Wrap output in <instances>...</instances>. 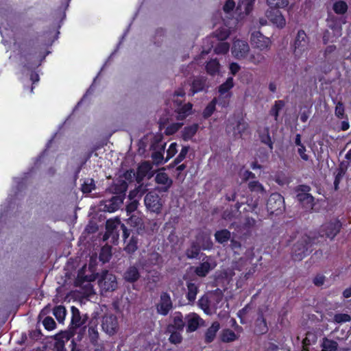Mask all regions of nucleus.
<instances>
[{
	"label": "nucleus",
	"instance_id": "4d7b16f0",
	"mask_svg": "<svg viewBox=\"0 0 351 351\" xmlns=\"http://www.w3.org/2000/svg\"><path fill=\"white\" fill-rule=\"evenodd\" d=\"M202 239H203V241L202 243L199 241L197 243L200 244L201 249L208 250V249L211 248L213 243H212L210 238L208 236L204 235V236H202Z\"/></svg>",
	"mask_w": 351,
	"mask_h": 351
},
{
	"label": "nucleus",
	"instance_id": "774afa93",
	"mask_svg": "<svg viewBox=\"0 0 351 351\" xmlns=\"http://www.w3.org/2000/svg\"><path fill=\"white\" fill-rule=\"evenodd\" d=\"M344 114V108L342 104L338 103L335 107V114L339 118H342Z\"/></svg>",
	"mask_w": 351,
	"mask_h": 351
},
{
	"label": "nucleus",
	"instance_id": "423d86ee",
	"mask_svg": "<svg viewBox=\"0 0 351 351\" xmlns=\"http://www.w3.org/2000/svg\"><path fill=\"white\" fill-rule=\"evenodd\" d=\"M98 282L100 288L105 291H114L117 287L115 276L107 271L102 272Z\"/></svg>",
	"mask_w": 351,
	"mask_h": 351
},
{
	"label": "nucleus",
	"instance_id": "c03bdc74",
	"mask_svg": "<svg viewBox=\"0 0 351 351\" xmlns=\"http://www.w3.org/2000/svg\"><path fill=\"white\" fill-rule=\"evenodd\" d=\"M306 247L304 245H302L301 247L300 246H295L294 247V258L296 260H301L305 256L306 252Z\"/></svg>",
	"mask_w": 351,
	"mask_h": 351
},
{
	"label": "nucleus",
	"instance_id": "a878e982",
	"mask_svg": "<svg viewBox=\"0 0 351 351\" xmlns=\"http://www.w3.org/2000/svg\"><path fill=\"white\" fill-rule=\"evenodd\" d=\"M267 331V326L265 319L262 315H259L255 322V332L258 334H263Z\"/></svg>",
	"mask_w": 351,
	"mask_h": 351
},
{
	"label": "nucleus",
	"instance_id": "a19ab883",
	"mask_svg": "<svg viewBox=\"0 0 351 351\" xmlns=\"http://www.w3.org/2000/svg\"><path fill=\"white\" fill-rule=\"evenodd\" d=\"M138 240L136 237H132L129 242L127 243L125 250L128 253H133L137 249Z\"/></svg>",
	"mask_w": 351,
	"mask_h": 351
},
{
	"label": "nucleus",
	"instance_id": "dca6fc26",
	"mask_svg": "<svg viewBox=\"0 0 351 351\" xmlns=\"http://www.w3.org/2000/svg\"><path fill=\"white\" fill-rule=\"evenodd\" d=\"M234 126L228 125V132L232 131L234 136H242L248 129V123L243 119H239L233 123Z\"/></svg>",
	"mask_w": 351,
	"mask_h": 351
},
{
	"label": "nucleus",
	"instance_id": "0eeeda50",
	"mask_svg": "<svg viewBox=\"0 0 351 351\" xmlns=\"http://www.w3.org/2000/svg\"><path fill=\"white\" fill-rule=\"evenodd\" d=\"M251 43L255 48L261 51L269 49L271 43L270 39L263 36L260 32H254L252 34Z\"/></svg>",
	"mask_w": 351,
	"mask_h": 351
},
{
	"label": "nucleus",
	"instance_id": "1a4fd4ad",
	"mask_svg": "<svg viewBox=\"0 0 351 351\" xmlns=\"http://www.w3.org/2000/svg\"><path fill=\"white\" fill-rule=\"evenodd\" d=\"M86 266L85 265L78 273L77 280L75 281V284L77 286H82V283L84 282H87V285L85 286L89 291L91 290V285L90 284V282L94 281L96 279L97 275L93 273V267L91 265H89L88 269L91 272L90 275H86Z\"/></svg>",
	"mask_w": 351,
	"mask_h": 351
},
{
	"label": "nucleus",
	"instance_id": "de8ad7c7",
	"mask_svg": "<svg viewBox=\"0 0 351 351\" xmlns=\"http://www.w3.org/2000/svg\"><path fill=\"white\" fill-rule=\"evenodd\" d=\"M333 9L337 14H343L346 12L348 6L343 1H338L334 4Z\"/></svg>",
	"mask_w": 351,
	"mask_h": 351
},
{
	"label": "nucleus",
	"instance_id": "6e6552de",
	"mask_svg": "<svg viewBox=\"0 0 351 351\" xmlns=\"http://www.w3.org/2000/svg\"><path fill=\"white\" fill-rule=\"evenodd\" d=\"M267 208L271 213L282 212L284 208V199L282 195L279 193L271 194L267 201Z\"/></svg>",
	"mask_w": 351,
	"mask_h": 351
},
{
	"label": "nucleus",
	"instance_id": "c756f323",
	"mask_svg": "<svg viewBox=\"0 0 351 351\" xmlns=\"http://www.w3.org/2000/svg\"><path fill=\"white\" fill-rule=\"evenodd\" d=\"M322 346V351H337L338 345L336 341L324 338Z\"/></svg>",
	"mask_w": 351,
	"mask_h": 351
},
{
	"label": "nucleus",
	"instance_id": "e2e57ef3",
	"mask_svg": "<svg viewBox=\"0 0 351 351\" xmlns=\"http://www.w3.org/2000/svg\"><path fill=\"white\" fill-rule=\"evenodd\" d=\"M138 199H132L126 206V212L128 215L136 210L138 208Z\"/></svg>",
	"mask_w": 351,
	"mask_h": 351
},
{
	"label": "nucleus",
	"instance_id": "052dcab7",
	"mask_svg": "<svg viewBox=\"0 0 351 351\" xmlns=\"http://www.w3.org/2000/svg\"><path fill=\"white\" fill-rule=\"evenodd\" d=\"M182 335L178 331L172 332L169 337L170 342L174 344L180 343L182 341Z\"/></svg>",
	"mask_w": 351,
	"mask_h": 351
},
{
	"label": "nucleus",
	"instance_id": "39448f33",
	"mask_svg": "<svg viewBox=\"0 0 351 351\" xmlns=\"http://www.w3.org/2000/svg\"><path fill=\"white\" fill-rule=\"evenodd\" d=\"M102 330L109 335H114L119 328V323L116 315L112 313L106 314L101 322Z\"/></svg>",
	"mask_w": 351,
	"mask_h": 351
},
{
	"label": "nucleus",
	"instance_id": "4468645a",
	"mask_svg": "<svg viewBox=\"0 0 351 351\" xmlns=\"http://www.w3.org/2000/svg\"><path fill=\"white\" fill-rule=\"evenodd\" d=\"M187 332H194L199 326L204 325V320L195 313H189L186 317Z\"/></svg>",
	"mask_w": 351,
	"mask_h": 351
},
{
	"label": "nucleus",
	"instance_id": "4be33fe9",
	"mask_svg": "<svg viewBox=\"0 0 351 351\" xmlns=\"http://www.w3.org/2000/svg\"><path fill=\"white\" fill-rule=\"evenodd\" d=\"M123 277L126 281L134 282L140 277L138 269L135 266L130 267L124 273Z\"/></svg>",
	"mask_w": 351,
	"mask_h": 351
},
{
	"label": "nucleus",
	"instance_id": "c85d7f7f",
	"mask_svg": "<svg viewBox=\"0 0 351 351\" xmlns=\"http://www.w3.org/2000/svg\"><path fill=\"white\" fill-rule=\"evenodd\" d=\"M198 125L193 124L191 126L184 128L182 132V137L184 140L187 141L191 139L197 131Z\"/></svg>",
	"mask_w": 351,
	"mask_h": 351
},
{
	"label": "nucleus",
	"instance_id": "aec40b11",
	"mask_svg": "<svg viewBox=\"0 0 351 351\" xmlns=\"http://www.w3.org/2000/svg\"><path fill=\"white\" fill-rule=\"evenodd\" d=\"M220 328V324L218 322H214L205 332V341L206 343L212 342L216 336L217 332Z\"/></svg>",
	"mask_w": 351,
	"mask_h": 351
},
{
	"label": "nucleus",
	"instance_id": "ea45409f",
	"mask_svg": "<svg viewBox=\"0 0 351 351\" xmlns=\"http://www.w3.org/2000/svg\"><path fill=\"white\" fill-rule=\"evenodd\" d=\"M230 49V45L228 43L219 42L215 48V52L217 54L226 53Z\"/></svg>",
	"mask_w": 351,
	"mask_h": 351
},
{
	"label": "nucleus",
	"instance_id": "393cba45",
	"mask_svg": "<svg viewBox=\"0 0 351 351\" xmlns=\"http://www.w3.org/2000/svg\"><path fill=\"white\" fill-rule=\"evenodd\" d=\"M254 2V0H239L237 9L241 14L247 15L252 11Z\"/></svg>",
	"mask_w": 351,
	"mask_h": 351
},
{
	"label": "nucleus",
	"instance_id": "72a5a7b5",
	"mask_svg": "<svg viewBox=\"0 0 351 351\" xmlns=\"http://www.w3.org/2000/svg\"><path fill=\"white\" fill-rule=\"evenodd\" d=\"M207 73L210 75H215L219 72V64L216 59L211 60L206 64Z\"/></svg>",
	"mask_w": 351,
	"mask_h": 351
},
{
	"label": "nucleus",
	"instance_id": "b1692460",
	"mask_svg": "<svg viewBox=\"0 0 351 351\" xmlns=\"http://www.w3.org/2000/svg\"><path fill=\"white\" fill-rule=\"evenodd\" d=\"M317 339V335L314 331H308L302 341L303 349L302 351H308V346L315 343Z\"/></svg>",
	"mask_w": 351,
	"mask_h": 351
},
{
	"label": "nucleus",
	"instance_id": "6e6d98bb",
	"mask_svg": "<svg viewBox=\"0 0 351 351\" xmlns=\"http://www.w3.org/2000/svg\"><path fill=\"white\" fill-rule=\"evenodd\" d=\"M229 34V30L226 27H222L216 32V37L220 40H226L228 37Z\"/></svg>",
	"mask_w": 351,
	"mask_h": 351
},
{
	"label": "nucleus",
	"instance_id": "864d4df0",
	"mask_svg": "<svg viewBox=\"0 0 351 351\" xmlns=\"http://www.w3.org/2000/svg\"><path fill=\"white\" fill-rule=\"evenodd\" d=\"M189 147L187 146H184L182 148L179 155L174 160V165H178L186 157L187 153L189 152Z\"/></svg>",
	"mask_w": 351,
	"mask_h": 351
},
{
	"label": "nucleus",
	"instance_id": "20e7f679",
	"mask_svg": "<svg viewBox=\"0 0 351 351\" xmlns=\"http://www.w3.org/2000/svg\"><path fill=\"white\" fill-rule=\"evenodd\" d=\"M231 52L232 56L236 59L246 60L250 52V48L246 41L235 39L232 43Z\"/></svg>",
	"mask_w": 351,
	"mask_h": 351
},
{
	"label": "nucleus",
	"instance_id": "f8f14e48",
	"mask_svg": "<svg viewBox=\"0 0 351 351\" xmlns=\"http://www.w3.org/2000/svg\"><path fill=\"white\" fill-rule=\"evenodd\" d=\"M215 261L211 257H206L203 262L197 266L195 269V274L200 277H204L206 274L216 267Z\"/></svg>",
	"mask_w": 351,
	"mask_h": 351
},
{
	"label": "nucleus",
	"instance_id": "338daca9",
	"mask_svg": "<svg viewBox=\"0 0 351 351\" xmlns=\"http://www.w3.org/2000/svg\"><path fill=\"white\" fill-rule=\"evenodd\" d=\"M261 138L262 142L265 144H267L270 149L273 148V143L271 142L270 136L268 134V132H267V134L261 135Z\"/></svg>",
	"mask_w": 351,
	"mask_h": 351
},
{
	"label": "nucleus",
	"instance_id": "7c9ffc66",
	"mask_svg": "<svg viewBox=\"0 0 351 351\" xmlns=\"http://www.w3.org/2000/svg\"><path fill=\"white\" fill-rule=\"evenodd\" d=\"M206 85L205 80L202 78H197L194 80L191 85L192 95L202 90Z\"/></svg>",
	"mask_w": 351,
	"mask_h": 351
},
{
	"label": "nucleus",
	"instance_id": "f257e3e1",
	"mask_svg": "<svg viewBox=\"0 0 351 351\" xmlns=\"http://www.w3.org/2000/svg\"><path fill=\"white\" fill-rule=\"evenodd\" d=\"M223 304V297L217 293H210L202 296L198 301L199 306L207 315H213L217 313L218 308H221Z\"/></svg>",
	"mask_w": 351,
	"mask_h": 351
},
{
	"label": "nucleus",
	"instance_id": "69168bd1",
	"mask_svg": "<svg viewBox=\"0 0 351 351\" xmlns=\"http://www.w3.org/2000/svg\"><path fill=\"white\" fill-rule=\"evenodd\" d=\"M283 106H284V104H283V102L282 101H276L275 105H274V106L273 107V108L271 110V112L274 114L276 119V118L278 117L279 110L280 109H282Z\"/></svg>",
	"mask_w": 351,
	"mask_h": 351
},
{
	"label": "nucleus",
	"instance_id": "8fccbe9b",
	"mask_svg": "<svg viewBox=\"0 0 351 351\" xmlns=\"http://www.w3.org/2000/svg\"><path fill=\"white\" fill-rule=\"evenodd\" d=\"M152 165L150 163L145 162L142 163L138 169V173L139 176H145L146 174L151 170Z\"/></svg>",
	"mask_w": 351,
	"mask_h": 351
},
{
	"label": "nucleus",
	"instance_id": "473e14b6",
	"mask_svg": "<svg viewBox=\"0 0 351 351\" xmlns=\"http://www.w3.org/2000/svg\"><path fill=\"white\" fill-rule=\"evenodd\" d=\"M188 288V293L187 298L189 301L193 302L196 298V295L198 291V288L197 285L193 282H189L187 285Z\"/></svg>",
	"mask_w": 351,
	"mask_h": 351
},
{
	"label": "nucleus",
	"instance_id": "79ce46f5",
	"mask_svg": "<svg viewBox=\"0 0 351 351\" xmlns=\"http://www.w3.org/2000/svg\"><path fill=\"white\" fill-rule=\"evenodd\" d=\"M200 250H201L200 244L199 243H194L191 245V248L187 250L186 256L190 258H195L198 255Z\"/></svg>",
	"mask_w": 351,
	"mask_h": 351
},
{
	"label": "nucleus",
	"instance_id": "2eb2a0df",
	"mask_svg": "<svg viewBox=\"0 0 351 351\" xmlns=\"http://www.w3.org/2000/svg\"><path fill=\"white\" fill-rule=\"evenodd\" d=\"M123 200L124 198L122 195L114 196L111 199L103 202V210L109 213H113L121 207Z\"/></svg>",
	"mask_w": 351,
	"mask_h": 351
},
{
	"label": "nucleus",
	"instance_id": "e433bc0d",
	"mask_svg": "<svg viewBox=\"0 0 351 351\" xmlns=\"http://www.w3.org/2000/svg\"><path fill=\"white\" fill-rule=\"evenodd\" d=\"M66 309L62 306H58L54 308L53 315L59 322H62L66 316Z\"/></svg>",
	"mask_w": 351,
	"mask_h": 351
},
{
	"label": "nucleus",
	"instance_id": "49530a36",
	"mask_svg": "<svg viewBox=\"0 0 351 351\" xmlns=\"http://www.w3.org/2000/svg\"><path fill=\"white\" fill-rule=\"evenodd\" d=\"M95 189V184L93 179L86 180L82 186V191L84 193H90Z\"/></svg>",
	"mask_w": 351,
	"mask_h": 351
},
{
	"label": "nucleus",
	"instance_id": "680f3d73",
	"mask_svg": "<svg viewBox=\"0 0 351 351\" xmlns=\"http://www.w3.org/2000/svg\"><path fill=\"white\" fill-rule=\"evenodd\" d=\"M43 323L45 328L49 330H53L56 326L55 321L50 317H45Z\"/></svg>",
	"mask_w": 351,
	"mask_h": 351
},
{
	"label": "nucleus",
	"instance_id": "09e8293b",
	"mask_svg": "<svg viewBox=\"0 0 351 351\" xmlns=\"http://www.w3.org/2000/svg\"><path fill=\"white\" fill-rule=\"evenodd\" d=\"M182 125V123H173L171 124H169L166 130H165V134L167 135H171L174 133H176Z\"/></svg>",
	"mask_w": 351,
	"mask_h": 351
},
{
	"label": "nucleus",
	"instance_id": "5701e85b",
	"mask_svg": "<svg viewBox=\"0 0 351 351\" xmlns=\"http://www.w3.org/2000/svg\"><path fill=\"white\" fill-rule=\"evenodd\" d=\"M128 184L124 180H119L110 189V191L114 194L125 196V193L127 191Z\"/></svg>",
	"mask_w": 351,
	"mask_h": 351
},
{
	"label": "nucleus",
	"instance_id": "ddd939ff",
	"mask_svg": "<svg viewBox=\"0 0 351 351\" xmlns=\"http://www.w3.org/2000/svg\"><path fill=\"white\" fill-rule=\"evenodd\" d=\"M266 16L268 19L279 28H282L286 25V20L282 13L278 10H268L266 12Z\"/></svg>",
	"mask_w": 351,
	"mask_h": 351
},
{
	"label": "nucleus",
	"instance_id": "603ef678",
	"mask_svg": "<svg viewBox=\"0 0 351 351\" xmlns=\"http://www.w3.org/2000/svg\"><path fill=\"white\" fill-rule=\"evenodd\" d=\"M110 257V249L109 247H105L101 249L99 259L103 263H106L109 261Z\"/></svg>",
	"mask_w": 351,
	"mask_h": 351
},
{
	"label": "nucleus",
	"instance_id": "a18cd8bd",
	"mask_svg": "<svg viewBox=\"0 0 351 351\" xmlns=\"http://www.w3.org/2000/svg\"><path fill=\"white\" fill-rule=\"evenodd\" d=\"M233 79L232 77H228L226 82L221 84L219 87V93L221 95L227 93L233 86Z\"/></svg>",
	"mask_w": 351,
	"mask_h": 351
},
{
	"label": "nucleus",
	"instance_id": "13d9d810",
	"mask_svg": "<svg viewBox=\"0 0 351 351\" xmlns=\"http://www.w3.org/2000/svg\"><path fill=\"white\" fill-rule=\"evenodd\" d=\"M350 316L345 313L337 314L334 317V320L337 323H343L350 321Z\"/></svg>",
	"mask_w": 351,
	"mask_h": 351
},
{
	"label": "nucleus",
	"instance_id": "f704fd0d",
	"mask_svg": "<svg viewBox=\"0 0 351 351\" xmlns=\"http://www.w3.org/2000/svg\"><path fill=\"white\" fill-rule=\"evenodd\" d=\"M248 187L250 191L261 193L262 195L265 194L266 191L263 186L258 181H252L248 184Z\"/></svg>",
	"mask_w": 351,
	"mask_h": 351
},
{
	"label": "nucleus",
	"instance_id": "5fc2aeb1",
	"mask_svg": "<svg viewBox=\"0 0 351 351\" xmlns=\"http://www.w3.org/2000/svg\"><path fill=\"white\" fill-rule=\"evenodd\" d=\"M178 150H177V143H172L167 151V158L165 159V160L164 161V162H167L168 160H169L170 158H171L173 156H175V154L177 153Z\"/></svg>",
	"mask_w": 351,
	"mask_h": 351
},
{
	"label": "nucleus",
	"instance_id": "9b49d317",
	"mask_svg": "<svg viewBox=\"0 0 351 351\" xmlns=\"http://www.w3.org/2000/svg\"><path fill=\"white\" fill-rule=\"evenodd\" d=\"M145 204L152 212L158 213L162 207L159 196L153 192L147 193L145 197Z\"/></svg>",
	"mask_w": 351,
	"mask_h": 351
},
{
	"label": "nucleus",
	"instance_id": "bf43d9fd",
	"mask_svg": "<svg viewBox=\"0 0 351 351\" xmlns=\"http://www.w3.org/2000/svg\"><path fill=\"white\" fill-rule=\"evenodd\" d=\"M165 149V145L162 146L161 152H155L152 154V158L155 163L160 164L163 162V154L162 152Z\"/></svg>",
	"mask_w": 351,
	"mask_h": 351
},
{
	"label": "nucleus",
	"instance_id": "a211bd4d",
	"mask_svg": "<svg viewBox=\"0 0 351 351\" xmlns=\"http://www.w3.org/2000/svg\"><path fill=\"white\" fill-rule=\"evenodd\" d=\"M119 225H121V228L123 229V237L125 238H127L129 236V233L128 232V230L125 228V226H124V224H121L120 221L119 220H108L107 222H106V230H107V232L106 234H112L114 231V230H115ZM106 237V235H105V237Z\"/></svg>",
	"mask_w": 351,
	"mask_h": 351
},
{
	"label": "nucleus",
	"instance_id": "4c0bfd02",
	"mask_svg": "<svg viewBox=\"0 0 351 351\" xmlns=\"http://www.w3.org/2000/svg\"><path fill=\"white\" fill-rule=\"evenodd\" d=\"M267 4L271 8H283L288 5V0H267Z\"/></svg>",
	"mask_w": 351,
	"mask_h": 351
},
{
	"label": "nucleus",
	"instance_id": "0e129e2a",
	"mask_svg": "<svg viewBox=\"0 0 351 351\" xmlns=\"http://www.w3.org/2000/svg\"><path fill=\"white\" fill-rule=\"evenodd\" d=\"M297 152L302 160L305 161L308 160L309 157L308 155L306 154V149L304 145L298 147Z\"/></svg>",
	"mask_w": 351,
	"mask_h": 351
},
{
	"label": "nucleus",
	"instance_id": "bb28decb",
	"mask_svg": "<svg viewBox=\"0 0 351 351\" xmlns=\"http://www.w3.org/2000/svg\"><path fill=\"white\" fill-rule=\"evenodd\" d=\"M71 324L74 327H79L84 324V321L82 319L79 310L74 307H71Z\"/></svg>",
	"mask_w": 351,
	"mask_h": 351
},
{
	"label": "nucleus",
	"instance_id": "37998d69",
	"mask_svg": "<svg viewBox=\"0 0 351 351\" xmlns=\"http://www.w3.org/2000/svg\"><path fill=\"white\" fill-rule=\"evenodd\" d=\"M217 99H213L210 103L208 104L203 112V116L204 118H208L212 115L215 110Z\"/></svg>",
	"mask_w": 351,
	"mask_h": 351
},
{
	"label": "nucleus",
	"instance_id": "7ed1b4c3",
	"mask_svg": "<svg viewBox=\"0 0 351 351\" xmlns=\"http://www.w3.org/2000/svg\"><path fill=\"white\" fill-rule=\"evenodd\" d=\"M341 228V223L338 219H333L324 223L320 228L322 237H326L333 239L339 232Z\"/></svg>",
	"mask_w": 351,
	"mask_h": 351
},
{
	"label": "nucleus",
	"instance_id": "9d476101",
	"mask_svg": "<svg viewBox=\"0 0 351 351\" xmlns=\"http://www.w3.org/2000/svg\"><path fill=\"white\" fill-rule=\"evenodd\" d=\"M173 307L171 297L167 293L160 295V300L156 304L157 313L162 315H167Z\"/></svg>",
	"mask_w": 351,
	"mask_h": 351
},
{
	"label": "nucleus",
	"instance_id": "6ab92c4d",
	"mask_svg": "<svg viewBox=\"0 0 351 351\" xmlns=\"http://www.w3.org/2000/svg\"><path fill=\"white\" fill-rule=\"evenodd\" d=\"M156 181L158 184H162L164 191L168 190L172 184V180L169 178L168 175L162 171H159L156 176Z\"/></svg>",
	"mask_w": 351,
	"mask_h": 351
},
{
	"label": "nucleus",
	"instance_id": "f03ea898",
	"mask_svg": "<svg viewBox=\"0 0 351 351\" xmlns=\"http://www.w3.org/2000/svg\"><path fill=\"white\" fill-rule=\"evenodd\" d=\"M185 95V91L182 89L178 90L175 92L173 97V101L175 106H177L176 111L178 114L177 119L182 120L191 113L192 105L191 104L180 106L182 101V97Z\"/></svg>",
	"mask_w": 351,
	"mask_h": 351
},
{
	"label": "nucleus",
	"instance_id": "412c9836",
	"mask_svg": "<svg viewBox=\"0 0 351 351\" xmlns=\"http://www.w3.org/2000/svg\"><path fill=\"white\" fill-rule=\"evenodd\" d=\"M298 199L306 209H313L314 198L311 194L305 193H299L298 195Z\"/></svg>",
	"mask_w": 351,
	"mask_h": 351
},
{
	"label": "nucleus",
	"instance_id": "2f4dec72",
	"mask_svg": "<svg viewBox=\"0 0 351 351\" xmlns=\"http://www.w3.org/2000/svg\"><path fill=\"white\" fill-rule=\"evenodd\" d=\"M216 240L221 243L227 242L230 238V232L227 230L217 231L215 234Z\"/></svg>",
	"mask_w": 351,
	"mask_h": 351
},
{
	"label": "nucleus",
	"instance_id": "f3484780",
	"mask_svg": "<svg viewBox=\"0 0 351 351\" xmlns=\"http://www.w3.org/2000/svg\"><path fill=\"white\" fill-rule=\"evenodd\" d=\"M308 40L305 32L303 30L299 31L295 41V53H300L306 51L308 49Z\"/></svg>",
	"mask_w": 351,
	"mask_h": 351
},
{
	"label": "nucleus",
	"instance_id": "58836bf2",
	"mask_svg": "<svg viewBox=\"0 0 351 351\" xmlns=\"http://www.w3.org/2000/svg\"><path fill=\"white\" fill-rule=\"evenodd\" d=\"M173 327L177 329H182L184 325V322L182 319V315L179 312H176L173 316Z\"/></svg>",
	"mask_w": 351,
	"mask_h": 351
},
{
	"label": "nucleus",
	"instance_id": "3c124183",
	"mask_svg": "<svg viewBox=\"0 0 351 351\" xmlns=\"http://www.w3.org/2000/svg\"><path fill=\"white\" fill-rule=\"evenodd\" d=\"M141 223L142 219L137 215H132L128 220V223L133 227H138Z\"/></svg>",
	"mask_w": 351,
	"mask_h": 351
},
{
	"label": "nucleus",
	"instance_id": "cd10ccee",
	"mask_svg": "<svg viewBox=\"0 0 351 351\" xmlns=\"http://www.w3.org/2000/svg\"><path fill=\"white\" fill-rule=\"evenodd\" d=\"M246 60L257 65L264 62L265 56L260 52L250 53Z\"/></svg>",
	"mask_w": 351,
	"mask_h": 351
},
{
	"label": "nucleus",
	"instance_id": "c9c22d12",
	"mask_svg": "<svg viewBox=\"0 0 351 351\" xmlns=\"http://www.w3.org/2000/svg\"><path fill=\"white\" fill-rule=\"evenodd\" d=\"M221 339L223 342H230L237 339L236 334L230 329L223 330Z\"/></svg>",
	"mask_w": 351,
	"mask_h": 351
}]
</instances>
